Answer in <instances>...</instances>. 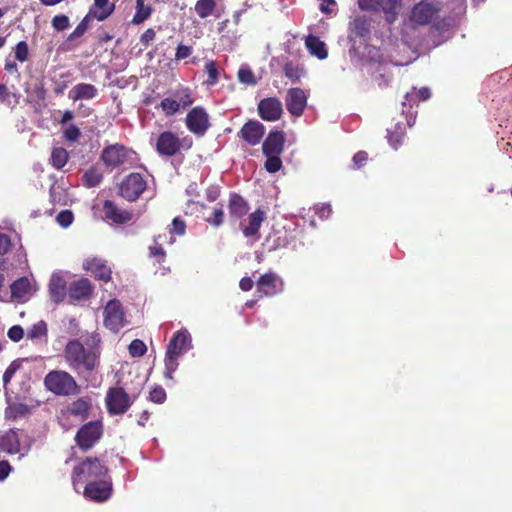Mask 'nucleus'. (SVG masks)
<instances>
[{
  "label": "nucleus",
  "instance_id": "1",
  "mask_svg": "<svg viewBox=\"0 0 512 512\" xmlns=\"http://www.w3.org/2000/svg\"><path fill=\"white\" fill-rule=\"evenodd\" d=\"M99 343L98 334H92L85 344L76 339L70 340L64 349L68 366L79 375L93 372L99 365Z\"/></svg>",
  "mask_w": 512,
  "mask_h": 512
},
{
  "label": "nucleus",
  "instance_id": "2",
  "mask_svg": "<svg viewBox=\"0 0 512 512\" xmlns=\"http://www.w3.org/2000/svg\"><path fill=\"white\" fill-rule=\"evenodd\" d=\"M107 478V468L97 458L87 457L74 467L72 481L76 491L83 484Z\"/></svg>",
  "mask_w": 512,
  "mask_h": 512
},
{
  "label": "nucleus",
  "instance_id": "3",
  "mask_svg": "<svg viewBox=\"0 0 512 512\" xmlns=\"http://www.w3.org/2000/svg\"><path fill=\"white\" fill-rule=\"evenodd\" d=\"M46 388L57 395H72L78 392L75 379L66 371L54 370L44 379Z\"/></svg>",
  "mask_w": 512,
  "mask_h": 512
},
{
  "label": "nucleus",
  "instance_id": "4",
  "mask_svg": "<svg viewBox=\"0 0 512 512\" xmlns=\"http://www.w3.org/2000/svg\"><path fill=\"white\" fill-rule=\"evenodd\" d=\"M193 103L192 92L187 87H179L172 91L159 104V107L166 116L176 114Z\"/></svg>",
  "mask_w": 512,
  "mask_h": 512
},
{
  "label": "nucleus",
  "instance_id": "5",
  "mask_svg": "<svg viewBox=\"0 0 512 512\" xmlns=\"http://www.w3.org/2000/svg\"><path fill=\"white\" fill-rule=\"evenodd\" d=\"M358 5L362 10L382 12L386 20L392 23L399 13L401 0H358Z\"/></svg>",
  "mask_w": 512,
  "mask_h": 512
},
{
  "label": "nucleus",
  "instance_id": "6",
  "mask_svg": "<svg viewBox=\"0 0 512 512\" xmlns=\"http://www.w3.org/2000/svg\"><path fill=\"white\" fill-rule=\"evenodd\" d=\"M106 405L111 414L125 413L135 400L121 387L110 388L106 395Z\"/></svg>",
  "mask_w": 512,
  "mask_h": 512
},
{
  "label": "nucleus",
  "instance_id": "7",
  "mask_svg": "<svg viewBox=\"0 0 512 512\" xmlns=\"http://www.w3.org/2000/svg\"><path fill=\"white\" fill-rule=\"evenodd\" d=\"M29 449L30 446L22 441V434L18 431L9 429L0 432V451L24 456Z\"/></svg>",
  "mask_w": 512,
  "mask_h": 512
},
{
  "label": "nucleus",
  "instance_id": "8",
  "mask_svg": "<svg viewBox=\"0 0 512 512\" xmlns=\"http://www.w3.org/2000/svg\"><path fill=\"white\" fill-rule=\"evenodd\" d=\"M146 189V181L139 173L128 175L120 186L121 196L128 201H135Z\"/></svg>",
  "mask_w": 512,
  "mask_h": 512
},
{
  "label": "nucleus",
  "instance_id": "9",
  "mask_svg": "<svg viewBox=\"0 0 512 512\" xmlns=\"http://www.w3.org/2000/svg\"><path fill=\"white\" fill-rule=\"evenodd\" d=\"M102 425L100 422H89L85 424L76 434L78 446L83 450L90 449L101 437Z\"/></svg>",
  "mask_w": 512,
  "mask_h": 512
},
{
  "label": "nucleus",
  "instance_id": "10",
  "mask_svg": "<svg viewBox=\"0 0 512 512\" xmlns=\"http://www.w3.org/2000/svg\"><path fill=\"white\" fill-rule=\"evenodd\" d=\"M133 152L122 145L114 144L105 148L101 159L106 166L115 168L127 163L132 158Z\"/></svg>",
  "mask_w": 512,
  "mask_h": 512
},
{
  "label": "nucleus",
  "instance_id": "11",
  "mask_svg": "<svg viewBox=\"0 0 512 512\" xmlns=\"http://www.w3.org/2000/svg\"><path fill=\"white\" fill-rule=\"evenodd\" d=\"M104 324L111 331L117 332L125 325V317L121 303L110 300L104 309Z\"/></svg>",
  "mask_w": 512,
  "mask_h": 512
},
{
  "label": "nucleus",
  "instance_id": "12",
  "mask_svg": "<svg viewBox=\"0 0 512 512\" xmlns=\"http://www.w3.org/2000/svg\"><path fill=\"white\" fill-rule=\"evenodd\" d=\"M284 282L279 275L273 272L262 275L257 281V293L260 296H274L283 291Z\"/></svg>",
  "mask_w": 512,
  "mask_h": 512
},
{
  "label": "nucleus",
  "instance_id": "13",
  "mask_svg": "<svg viewBox=\"0 0 512 512\" xmlns=\"http://www.w3.org/2000/svg\"><path fill=\"white\" fill-rule=\"evenodd\" d=\"M186 125L192 133L202 136L209 128V116L202 107H195L187 114Z\"/></svg>",
  "mask_w": 512,
  "mask_h": 512
},
{
  "label": "nucleus",
  "instance_id": "14",
  "mask_svg": "<svg viewBox=\"0 0 512 512\" xmlns=\"http://www.w3.org/2000/svg\"><path fill=\"white\" fill-rule=\"evenodd\" d=\"M439 11L435 2L421 1L416 4L412 11L410 19L418 25H425L432 21Z\"/></svg>",
  "mask_w": 512,
  "mask_h": 512
},
{
  "label": "nucleus",
  "instance_id": "15",
  "mask_svg": "<svg viewBox=\"0 0 512 512\" xmlns=\"http://www.w3.org/2000/svg\"><path fill=\"white\" fill-rule=\"evenodd\" d=\"M112 483L106 478L90 482L84 487V496L88 499L103 502L111 496Z\"/></svg>",
  "mask_w": 512,
  "mask_h": 512
},
{
  "label": "nucleus",
  "instance_id": "16",
  "mask_svg": "<svg viewBox=\"0 0 512 512\" xmlns=\"http://www.w3.org/2000/svg\"><path fill=\"white\" fill-rule=\"evenodd\" d=\"M285 103L292 116L300 117L307 105V95L301 88H291L287 91Z\"/></svg>",
  "mask_w": 512,
  "mask_h": 512
},
{
  "label": "nucleus",
  "instance_id": "17",
  "mask_svg": "<svg viewBox=\"0 0 512 512\" xmlns=\"http://www.w3.org/2000/svg\"><path fill=\"white\" fill-rule=\"evenodd\" d=\"M12 298L18 302L28 301L36 292V282L27 277L19 278L11 284Z\"/></svg>",
  "mask_w": 512,
  "mask_h": 512
},
{
  "label": "nucleus",
  "instance_id": "18",
  "mask_svg": "<svg viewBox=\"0 0 512 512\" xmlns=\"http://www.w3.org/2000/svg\"><path fill=\"white\" fill-rule=\"evenodd\" d=\"M260 117L265 121L274 122L280 119L283 113V106L279 99L269 97L262 99L258 104Z\"/></svg>",
  "mask_w": 512,
  "mask_h": 512
},
{
  "label": "nucleus",
  "instance_id": "19",
  "mask_svg": "<svg viewBox=\"0 0 512 512\" xmlns=\"http://www.w3.org/2000/svg\"><path fill=\"white\" fill-rule=\"evenodd\" d=\"M192 348V338L187 329H181L175 332L170 339L167 352L181 356Z\"/></svg>",
  "mask_w": 512,
  "mask_h": 512
},
{
  "label": "nucleus",
  "instance_id": "20",
  "mask_svg": "<svg viewBox=\"0 0 512 512\" xmlns=\"http://www.w3.org/2000/svg\"><path fill=\"white\" fill-rule=\"evenodd\" d=\"M264 134L265 126L257 120L248 121L238 133V135L251 146L259 144Z\"/></svg>",
  "mask_w": 512,
  "mask_h": 512
},
{
  "label": "nucleus",
  "instance_id": "21",
  "mask_svg": "<svg viewBox=\"0 0 512 512\" xmlns=\"http://www.w3.org/2000/svg\"><path fill=\"white\" fill-rule=\"evenodd\" d=\"M156 149L160 155L173 156L180 149V141L175 134L166 131L158 136Z\"/></svg>",
  "mask_w": 512,
  "mask_h": 512
},
{
  "label": "nucleus",
  "instance_id": "22",
  "mask_svg": "<svg viewBox=\"0 0 512 512\" xmlns=\"http://www.w3.org/2000/svg\"><path fill=\"white\" fill-rule=\"evenodd\" d=\"M66 278L65 273L62 271H55L52 273L49 281V294L53 302H61L66 293Z\"/></svg>",
  "mask_w": 512,
  "mask_h": 512
},
{
  "label": "nucleus",
  "instance_id": "23",
  "mask_svg": "<svg viewBox=\"0 0 512 512\" xmlns=\"http://www.w3.org/2000/svg\"><path fill=\"white\" fill-rule=\"evenodd\" d=\"M83 268L91 272L96 278L102 281H109L111 278V269L106 265L105 260L97 257H88L83 262Z\"/></svg>",
  "mask_w": 512,
  "mask_h": 512
},
{
  "label": "nucleus",
  "instance_id": "24",
  "mask_svg": "<svg viewBox=\"0 0 512 512\" xmlns=\"http://www.w3.org/2000/svg\"><path fill=\"white\" fill-rule=\"evenodd\" d=\"M284 134L281 131L269 133L262 145L264 155H280L284 149Z\"/></svg>",
  "mask_w": 512,
  "mask_h": 512
},
{
  "label": "nucleus",
  "instance_id": "25",
  "mask_svg": "<svg viewBox=\"0 0 512 512\" xmlns=\"http://www.w3.org/2000/svg\"><path fill=\"white\" fill-rule=\"evenodd\" d=\"M105 217L114 223L124 224L132 220L133 214L125 209H121L111 201H106L103 206Z\"/></svg>",
  "mask_w": 512,
  "mask_h": 512
},
{
  "label": "nucleus",
  "instance_id": "26",
  "mask_svg": "<svg viewBox=\"0 0 512 512\" xmlns=\"http://www.w3.org/2000/svg\"><path fill=\"white\" fill-rule=\"evenodd\" d=\"M97 88L88 83H80L75 85L69 92V98L71 100H90L97 96Z\"/></svg>",
  "mask_w": 512,
  "mask_h": 512
},
{
  "label": "nucleus",
  "instance_id": "27",
  "mask_svg": "<svg viewBox=\"0 0 512 512\" xmlns=\"http://www.w3.org/2000/svg\"><path fill=\"white\" fill-rule=\"evenodd\" d=\"M92 288L88 279H80L69 287V296L75 300L86 299L91 294Z\"/></svg>",
  "mask_w": 512,
  "mask_h": 512
},
{
  "label": "nucleus",
  "instance_id": "28",
  "mask_svg": "<svg viewBox=\"0 0 512 512\" xmlns=\"http://www.w3.org/2000/svg\"><path fill=\"white\" fill-rule=\"evenodd\" d=\"M305 45L310 54L317 57L318 59L324 60L328 57L326 44L323 41H321L317 36H307L305 40Z\"/></svg>",
  "mask_w": 512,
  "mask_h": 512
},
{
  "label": "nucleus",
  "instance_id": "29",
  "mask_svg": "<svg viewBox=\"0 0 512 512\" xmlns=\"http://www.w3.org/2000/svg\"><path fill=\"white\" fill-rule=\"evenodd\" d=\"M370 20L366 16H356L349 24L351 33L364 38L370 34Z\"/></svg>",
  "mask_w": 512,
  "mask_h": 512
},
{
  "label": "nucleus",
  "instance_id": "30",
  "mask_svg": "<svg viewBox=\"0 0 512 512\" xmlns=\"http://www.w3.org/2000/svg\"><path fill=\"white\" fill-rule=\"evenodd\" d=\"M114 10V4H110L109 0H94L93 8L89 12H93V18L98 21H104Z\"/></svg>",
  "mask_w": 512,
  "mask_h": 512
},
{
  "label": "nucleus",
  "instance_id": "31",
  "mask_svg": "<svg viewBox=\"0 0 512 512\" xmlns=\"http://www.w3.org/2000/svg\"><path fill=\"white\" fill-rule=\"evenodd\" d=\"M264 220L265 213L260 209L256 210L249 216V223L243 229L244 235L250 237L257 234Z\"/></svg>",
  "mask_w": 512,
  "mask_h": 512
},
{
  "label": "nucleus",
  "instance_id": "32",
  "mask_svg": "<svg viewBox=\"0 0 512 512\" xmlns=\"http://www.w3.org/2000/svg\"><path fill=\"white\" fill-rule=\"evenodd\" d=\"M229 212L232 217L241 218L248 212L247 202L239 195H231L229 200Z\"/></svg>",
  "mask_w": 512,
  "mask_h": 512
},
{
  "label": "nucleus",
  "instance_id": "33",
  "mask_svg": "<svg viewBox=\"0 0 512 512\" xmlns=\"http://www.w3.org/2000/svg\"><path fill=\"white\" fill-rule=\"evenodd\" d=\"M103 179L102 173L99 169L91 167L86 170L82 176V183L87 188H93L98 186Z\"/></svg>",
  "mask_w": 512,
  "mask_h": 512
},
{
  "label": "nucleus",
  "instance_id": "34",
  "mask_svg": "<svg viewBox=\"0 0 512 512\" xmlns=\"http://www.w3.org/2000/svg\"><path fill=\"white\" fill-rule=\"evenodd\" d=\"M152 7L144 4V0H137L136 2V13L133 16L132 23L139 25L146 21L152 14Z\"/></svg>",
  "mask_w": 512,
  "mask_h": 512
},
{
  "label": "nucleus",
  "instance_id": "35",
  "mask_svg": "<svg viewBox=\"0 0 512 512\" xmlns=\"http://www.w3.org/2000/svg\"><path fill=\"white\" fill-rule=\"evenodd\" d=\"M215 8L216 3L214 0H198L195 4V12L202 19L212 15L215 11Z\"/></svg>",
  "mask_w": 512,
  "mask_h": 512
},
{
  "label": "nucleus",
  "instance_id": "36",
  "mask_svg": "<svg viewBox=\"0 0 512 512\" xmlns=\"http://www.w3.org/2000/svg\"><path fill=\"white\" fill-rule=\"evenodd\" d=\"M68 158V152L64 148H54L51 154V163L54 168L61 169L67 163Z\"/></svg>",
  "mask_w": 512,
  "mask_h": 512
},
{
  "label": "nucleus",
  "instance_id": "37",
  "mask_svg": "<svg viewBox=\"0 0 512 512\" xmlns=\"http://www.w3.org/2000/svg\"><path fill=\"white\" fill-rule=\"evenodd\" d=\"M431 96L430 89L427 87H422L421 89L417 90L413 88L411 92H407L405 95V101L402 103V105L405 107L406 103H412L415 102V97H417L419 100L425 101L428 100Z\"/></svg>",
  "mask_w": 512,
  "mask_h": 512
},
{
  "label": "nucleus",
  "instance_id": "38",
  "mask_svg": "<svg viewBox=\"0 0 512 512\" xmlns=\"http://www.w3.org/2000/svg\"><path fill=\"white\" fill-rule=\"evenodd\" d=\"M47 331L46 322L41 320L32 325V327L27 331V337L31 340L40 339L47 335Z\"/></svg>",
  "mask_w": 512,
  "mask_h": 512
},
{
  "label": "nucleus",
  "instance_id": "39",
  "mask_svg": "<svg viewBox=\"0 0 512 512\" xmlns=\"http://www.w3.org/2000/svg\"><path fill=\"white\" fill-rule=\"evenodd\" d=\"M238 80L240 83L245 85H256L257 80L254 73L247 65H242L238 70Z\"/></svg>",
  "mask_w": 512,
  "mask_h": 512
},
{
  "label": "nucleus",
  "instance_id": "40",
  "mask_svg": "<svg viewBox=\"0 0 512 512\" xmlns=\"http://www.w3.org/2000/svg\"><path fill=\"white\" fill-rule=\"evenodd\" d=\"M178 358L179 356L173 355L166 351L165 354V377L168 379H173L172 374L178 368Z\"/></svg>",
  "mask_w": 512,
  "mask_h": 512
},
{
  "label": "nucleus",
  "instance_id": "41",
  "mask_svg": "<svg viewBox=\"0 0 512 512\" xmlns=\"http://www.w3.org/2000/svg\"><path fill=\"white\" fill-rule=\"evenodd\" d=\"M206 222L211 224L214 227H219L224 222V209L223 205H216L213 209L212 215L206 217Z\"/></svg>",
  "mask_w": 512,
  "mask_h": 512
},
{
  "label": "nucleus",
  "instance_id": "42",
  "mask_svg": "<svg viewBox=\"0 0 512 512\" xmlns=\"http://www.w3.org/2000/svg\"><path fill=\"white\" fill-rule=\"evenodd\" d=\"M88 409V402L84 399H78L69 405L68 412L75 416H83L87 413Z\"/></svg>",
  "mask_w": 512,
  "mask_h": 512
},
{
  "label": "nucleus",
  "instance_id": "43",
  "mask_svg": "<svg viewBox=\"0 0 512 512\" xmlns=\"http://www.w3.org/2000/svg\"><path fill=\"white\" fill-rule=\"evenodd\" d=\"M285 76L291 79L293 82H298L301 77L304 75L303 69L293 65L291 63H287L284 66Z\"/></svg>",
  "mask_w": 512,
  "mask_h": 512
},
{
  "label": "nucleus",
  "instance_id": "44",
  "mask_svg": "<svg viewBox=\"0 0 512 512\" xmlns=\"http://www.w3.org/2000/svg\"><path fill=\"white\" fill-rule=\"evenodd\" d=\"M267 160L265 162V169L269 173H275L279 171L282 167V161L280 159V155H265Z\"/></svg>",
  "mask_w": 512,
  "mask_h": 512
},
{
  "label": "nucleus",
  "instance_id": "45",
  "mask_svg": "<svg viewBox=\"0 0 512 512\" xmlns=\"http://www.w3.org/2000/svg\"><path fill=\"white\" fill-rule=\"evenodd\" d=\"M14 56L15 59L20 62H25L28 60L29 56V47L25 41H20L14 48Z\"/></svg>",
  "mask_w": 512,
  "mask_h": 512
},
{
  "label": "nucleus",
  "instance_id": "46",
  "mask_svg": "<svg viewBox=\"0 0 512 512\" xmlns=\"http://www.w3.org/2000/svg\"><path fill=\"white\" fill-rule=\"evenodd\" d=\"M146 351V345L139 339L133 340L129 345V353L132 357H141L146 353Z\"/></svg>",
  "mask_w": 512,
  "mask_h": 512
},
{
  "label": "nucleus",
  "instance_id": "47",
  "mask_svg": "<svg viewBox=\"0 0 512 512\" xmlns=\"http://www.w3.org/2000/svg\"><path fill=\"white\" fill-rule=\"evenodd\" d=\"M205 71L208 74L207 84L214 85L219 79V72L214 61H208L205 65Z\"/></svg>",
  "mask_w": 512,
  "mask_h": 512
},
{
  "label": "nucleus",
  "instance_id": "48",
  "mask_svg": "<svg viewBox=\"0 0 512 512\" xmlns=\"http://www.w3.org/2000/svg\"><path fill=\"white\" fill-rule=\"evenodd\" d=\"M93 12H88V14L83 18V20L78 24L75 30L70 35V38H76L83 35L88 29L89 22L91 19H94L92 16Z\"/></svg>",
  "mask_w": 512,
  "mask_h": 512
},
{
  "label": "nucleus",
  "instance_id": "49",
  "mask_svg": "<svg viewBox=\"0 0 512 512\" xmlns=\"http://www.w3.org/2000/svg\"><path fill=\"white\" fill-rule=\"evenodd\" d=\"M0 102L7 105L18 103V99L14 93H11L5 85L0 84Z\"/></svg>",
  "mask_w": 512,
  "mask_h": 512
},
{
  "label": "nucleus",
  "instance_id": "50",
  "mask_svg": "<svg viewBox=\"0 0 512 512\" xmlns=\"http://www.w3.org/2000/svg\"><path fill=\"white\" fill-rule=\"evenodd\" d=\"M73 219V213L69 210L61 211L56 218L57 223L63 228L69 227L72 224Z\"/></svg>",
  "mask_w": 512,
  "mask_h": 512
},
{
  "label": "nucleus",
  "instance_id": "51",
  "mask_svg": "<svg viewBox=\"0 0 512 512\" xmlns=\"http://www.w3.org/2000/svg\"><path fill=\"white\" fill-rule=\"evenodd\" d=\"M52 26L57 31H63L69 27V19L65 15H57L52 19Z\"/></svg>",
  "mask_w": 512,
  "mask_h": 512
},
{
  "label": "nucleus",
  "instance_id": "52",
  "mask_svg": "<svg viewBox=\"0 0 512 512\" xmlns=\"http://www.w3.org/2000/svg\"><path fill=\"white\" fill-rule=\"evenodd\" d=\"M150 401L161 404L166 399V392L162 387H155L149 394Z\"/></svg>",
  "mask_w": 512,
  "mask_h": 512
},
{
  "label": "nucleus",
  "instance_id": "53",
  "mask_svg": "<svg viewBox=\"0 0 512 512\" xmlns=\"http://www.w3.org/2000/svg\"><path fill=\"white\" fill-rule=\"evenodd\" d=\"M319 9L322 13L331 15L335 12L336 1L335 0H319Z\"/></svg>",
  "mask_w": 512,
  "mask_h": 512
},
{
  "label": "nucleus",
  "instance_id": "54",
  "mask_svg": "<svg viewBox=\"0 0 512 512\" xmlns=\"http://www.w3.org/2000/svg\"><path fill=\"white\" fill-rule=\"evenodd\" d=\"M80 130L75 125L68 126L64 131V136L66 140L70 142L77 141L80 137Z\"/></svg>",
  "mask_w": 512,
  "mask_h": 512
},
{
  "label": "nucleus",
  "instance_id": "55",
  "mask_svg": "<svg viewBox=\"0 0 512 512\" xmlns=\"http://www.w3.org/2000/svg\"><path fill=\"white\" fill-rule=\"evenodd\" d=\"M192 54V47L179 44L176 49L175 59L182 60L189 57Z\"/></svg>",
  "mask_w": 512,
  "mask_h": 512
},
{
  "label": "nucleus",
  "instance_id": "56",
  "mask_svg": "<svg viewBox=\"0 0 512 512\" xmlns=\"http://www.w3.org/2000/svg\"><path fill=\"white\" fill-rule=\"evenodd\" d=\"M186 229L185 222L181 220L179 217H176L172 221L171 232L177 235H184Z\"/></svg>",
  "mask_w": 512,
  "mask_h": 512
},
{
  "label": "nucleus",
  "instance_id": "57",
  "mask_svg": "<svg viewBox=\"0 0 512 512\" xmlns=\"http://www.w3.org/2000/svg\"><path fill=\"white\" fill-rule=\"evenodd\" d=\"M19 367H20V364L17 363L16 361L12 362L8 366V368L5 370V372L3 374L4 385L8 384V382L11 380V378L13 377V375L15 374V372L18 370Z\"/></svg>",
  "mask_w": 512,
  "mask_h": 512
},
{
  "label": "nucleus",
  "instance_id": "58",
  "mask_svg": "<svg viewBox=\"0 0 512 512\" xmlns=\"http://www.w3.org/2000/svg\"><path fill=\"white\" fill-rule=\"evenodd\" d=\"M23 335H24V331H23L22 327H20L18 325L11 327L8 331L9 338L14 342L20 341L23 338Z\"/></svg>",
  "mask_w": 512,
  "mask_h": 512
},
{
  "label": "nucleus",
  "instance_id": "59",
  "mask_svg": "<svg viewBox=\"0 0 512 512\" xmlns=\"http://www.w3.org/2000/svg\"><path fill=\"white\" fill-rule=\"evenodd\" d=\"M155 36V31L152 28H149L141 35L140 42L143 45L148 46V44L154 40Z\"/></svg>",
  "mask_w": 512,
  "mask_h": 512
},
{
  "label": "nucleus",
  "instance_id": "60",
  "mask_svg": "<svg viewBox=\"0 0 512 512\" xmlns=\"http://www.w3.org/2000/svg\"><path fill=\"white\" fill-rule=\"evenodd\" d=\"M402 137H403V134L402 133H390L389 132V135H388V140H389V143L390 145L393 147V148H397L398 145L401 144V141H402Z\"/></svg>",
  "mask_w": 512,
  "mask_h": 512
},
{
  "label": "nucleus",
  "instance_id": "61",
  "mask_svg": "<svg viewBox=\"0 0 512 512\" xmlns=\"http://www.w3.org/2000/svg\"><path fill=\"white\" fill-rule=\"evenodd\" d=\"M367 158V153L364 151H360L354 155L353 163L356 167H361L366 162Z\"/></svg>",
  "mask_w": 512,
  "mask_h": 512
},
{
  "label": "nucleus",
  "instance_id": "62",
  "mask_svg": "<svg viewBox=\"0 0 512 512\" xmlns=\"http://www.w3.org/2000/svg\"><path fill=\"white\" fill-rule=\"evenodd\" d=\"M11 471V466L7 461H0V481L6 479Z\"/></svg>",
  "mask_w": 512,
  "mask_h": 512
},
{
  "label": "nucleus",
  "instance_id": "63",
  "mask_svg": "<svg viewBox=\"0 0 512 512\" xmlns=\"http://www.w3.org/2000/svg\"><path fill=\"white\" fill-rule=\"evenodd\" d=\"M219 188L217 186H210L206 190V197L208 201L214 202L219 196Z\"/></svg>",
  "mask_w": 512,
  "mask_h": 512
},
{
  "label": "nucleus",
  "instance_id": "64",
  "mask_svg": "<svg viewBox=\"0 0 512 512\" xmlns=\"http://www.w3.org/2000/svg\"><path fill=\"white\" fill-rule=\"evenodd\" d=\"M332 212L331 206L329 204H323L321 207L317 209V214L321 219L328 218Z\"/></svg>",
  "mask_w": 512,
  "mask_h": 512
}]
</instances>
